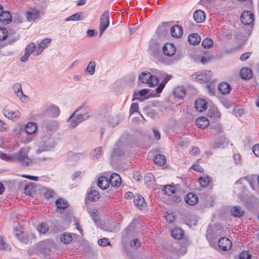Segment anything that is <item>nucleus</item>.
Wrapping results in <instances>:
<instances>
[{
  "mask_svg": "<svg viewBox=\"0 0 259 259\" xmlns=\"http://www.w3.org/2000/svg\"><path fill=\"white\" fill-rule=\"evenodd\" d=\"M208 115L210 117H219L220 113H219L218 109L215 108H213L211 109H209L208 113Z\"/></svg>",
  "mask_w": 259,
  "mask_h": 259,
  "instance_id": "obj_61",
  "label": "nucleus"
},
{
  "mask_svg": "<svg viewBox=\"0 0 259 259\" xmlns=\"http://www.w3.org/2000/svg\"><path fill=\"white\" fill-rule=\"evenodd\" d=\"M97 185L101 189H106L109 186L108 178L104 176L99 177L97 181Z\"/></svg>",
  "mask_w": 259,
  "mask_h": 259,
  "instance_id": "obj_27",
  "label": "nucleus"
},
{
  "mask_svg": "<svg viewBox=\"0 0 259 259\" xmlns=\"http://www.w3.org/2000/svg\"><path fill=\"white\" fill-rule=\"evenodd\" d=\"M124 154V151L121 149L117 144L113 148L111 157H113L115 156H122Z\"/></svg>",
  "mask_w": 259,
  "mask_h": 259,
  "instance_id": "obj_44",
  "label": "nucleus"
},
{
  "mask_svg": "<svg viewBox=\"0 0 259 259\" xmlns=\"http://www.w3.org/2000/svg\"><path fill=\"white\" fill-rule=\"evenodd\" d=\"M251 257V255L248 253V252L246 251L241 252L239 256L240 259H250Z\"/></svg>",
  "mask_w": 259,
  "mask_h": 259,
  "instance_id": "obj_63",
  "label": "nucleus"
},
{
  "mask_svg": "<svg viewBox=\"0 0 259 259\" xmlns=\"http://www.w3.org/2000/svg\"><path fill=\"white\" fill-rule=\"evenodd\" d=\"M199 182L201 187H206L212 183V179L208 176L199 178Z\"/></svg>",
  "mask_w": 259,
  "mask_h": 259,
  "instance_id": "obj_37",
  "label": "nucleus"
},
{
  "mask_svg": "<svg viewBox=\"0 0 259 259\" xmlns=\"http://www.w3.org/2000/svg\"><path fill=\"white\" fill-rule=\"evenodd\" d=\"M36 46L34 43L30 42L29 45L26 47V49L29 51V52L32 53L34 52V55H35V48Z\"/></svg>",
  "mask_w": 259,
  "mask_h": 259,
  "instance_id": "obj_64",
  "label": "nucleus"
},
{
  "mask_svg": "<svg viewBox=\"0 0 259 259\" xmlns=\"http://www.w3.org/2000/svg\"><path fill=\"white\" fill-rule=\"evenodd\" d=\"M152 81H153V84L157 85L159 82V78H162L165 76V73H162L161 71L156 70L152 69Z\"/></svg>",
  "mask_w": 259,
  "mask_h": 259,
  "instance_id": "obj_22",
  "label": "nucleus"
},
{
  "mask_svg": "<svg viewBox=\"0 0 259 259\" xmlns=\"http://www.w3.org/2000/svg\"><path fill=\"white\" fill-rule=\"evenodd\" d=\"M219 91L222 94H228L230 92L231 90V88L230 85L227 82H222L220 83L218 86Z\"/></svg>",
  "mask_w": 259,
  "mask_h": 259,
  "instance_id": "obj_32",
  "label": "nucleus"
},
{
  "mask_svg": "<svg viewBox=\"0 0 259 259\" xmlns=\"http://www.w3.org/2000/svg\"><path fill=\"white\" fill-rule=\"evenodd\" d=\"M96 67V63L95 61H91L89 63L87 68L86 71L88 72L90 74L93 75L95 70Z\"/></svg>",
  "mask_w": 259,
  "mask_h": 259,
  "instance_id": "obj_48",
  "label": "nucleus"
},
{
  "mask_svg": "<svg viewBox=\"0 0 259 259\" xmlns=\"http://www.w3.org/2000/svg\"><path fill=\"white\" fill-rule=\"evenodd\" d=\"M134 202L135 205L139 209L143 210L146 207V204L144 197L139 194H136L134 197Z\"/></svg>",
  "mask_w": 259,
  "mask_h": 259,
  "instance_id": "obj_12",
  "label": "nucleus"
},
{
  "mask_svg": "<svg viewBox=\"0 0 259 259\" xmlns=\"http://www.w3.org/2000/svg\"><path fill=\"white\" fill-rule=\"evenodd\" d=\"M109 26V11H105L100 18L99 26V36H101L103 33Z\"/></svg>",
  "mask_w": 259,
  "mask_h": 259,
  "instance_id": "obj_5",
  "label": "nucleus"
},
{
  "mask_svg": "<svg viewBox=\"0 0 259 259\" xmlns=\"http://www.w3.org/2000/svg\"><path fill=\"white\" fill-rule=\"evenodd\" d=\"M144 180L147 185L148 186H150V183H152L155 181L154 176L151 173H147L144 177Z\"/></svg>",
  "mask_w": 259,
  "mask_h": 259,
  "instance_id": "obj_47",
  "label": "nucleus"
},
{
  "mask_svg": "<svg viewBox=\"0 0 259 259\" xmlns=\"http://www.w3.org/2000/svg\"><path fill=\"white\" fill-rule=\"evenodd\" d=\"M195 124L199 128H205L209 125V121L206 117H199L196 119Z\"/></svg>",
  "mask_w": 259,
  "mask_h": 259,
  "instance_id": "obj_23",
  "label": "nucleus"
},
{
  "mask_svg": "<svg viewBox=\"0 0 259 259\" xmlns=\"http://www.w3.org/2000/svg\"><path fill=\"white\" fill-rule=\"evenodd\" d=\"M88 197L91 201H96L99 199L100 194L97 191L92 190L88 193Z\"/></svg>",
  "mask_w": 259,
  "mask_h": 259,
  "instance_id": "obj_43",
  "label": "nucleus"
},
{
  "mask_svg": "<svg viewBox=\"0 0 259 259\" xmlns=\"http://www.w3.org/2000/svg\"><path fill=\"white\" fill-rule=\"evenodd\" d=\"M162 191L164 194L171 196L175 193V189L173 186L167 185L163 187Z\"/></svg>",
  "mask_w": 259,
  "mask_h": 259,
  "instance_id": "obj_42",
  "label": "nucleus"
},
{
  "mask_svg": "<svg viewBox=\"0 0 259 259\" xmlns=\"http://www.w3.org/2000/svg\"><path fill=\"white\" fill-rule=\"evenodd\" d=\"M149 51L151 56L157 61H160L159 55L161 54L160 50L158 45L156 43L151 44L150 45Z\"/></svg>",
  "mask_w": 259,
  "mask_h": 259,
  "instance_id": "obj_14",
  "label": "nucleus"
},
{
  "mask_svg": "<svg viewBox=\"0 0 259 259\" xmlns=\"http://www.w3.org/2000/svg\"><path fill=\"white\" fill-rule=\"evenodd\" d=\"M51 39L49 38H46L41 40L37 45L35 49V56H38L41 53L44 49L47 48L50 44Z\"/></svg>",
  "mask_w": 259,
  "mask_h": 259,
  "instance_id": "obj_13",
  "label": "nucleus"
},
{
  "mask_svg": "<svg viewBox=\"0 0 259 259\" xmlns=\"http://www.w3.org/2000/svg\"><path fill=\"white\" fill-rule=\"evenodd\" d=\"M240 75L242 79H250L252 77V70L248 68H243L240 71Z\"/></svg>",
  "mask_w": 259,
  "mask_h": 259,
  "instance_id": "obj_34",
  "label": "nucleus"
},
{
  "mask_svg": "<svg viewBox=\"0 0 259 259\" xmlns=\"http://www.w3.org/2000/svg\"><path fill=\"white\" fill-rule=\"evenodd\" d=\"M193 18L196 23H202L205 19V13L202 10H196L193 14Z\"/></svg>",
  "mask_w": 259,
  "mask_h": 259,
  "instance_id": "obj_24",
  "label": "nucleus"
},
{
  "mask_svg": "<svg viewBox=\"0 0 259 259\" xmlns=\"http://www.w3.org/2000/svg\"><path fill=\"white\" fill-rule=\"evenodd\" d=\"M230 212L234 217L241 218L244 214V210L239 206H234L231 208Z\"/></svg>",
  "mask_w": 259,
  "mask_h": 259,
  "instance_id": "obj_21",
  "label": "nucleus"
},
{
  "mask_svg": "<svg viewBox=\"0 0 259 259\" xmlns=\"http://www.w3.org/2000/svg\"><path fill=\"white\" fill-rule=\"evenodd\" d=\"M15 236L22 242L27 243L29 241V238L27 235L24 234L22 228H16L15 230Z\"/></svg>",
  "mask_w": 259,
  "mask_h": 259,
  "instance_id": "obj_17",
  "label": "nucleus"
},
{
  "mask_svg": "<svg viewBox=\"0 0 259 259\" xmlns=\"http://www.w3.org/2000/svg\"><path fill=\"white\" fill-rule=\"evenodd\" d=\"M109 184L115 187L119 186L121 183V179L120 176L116 173H113L108 179Z\"/></svg>",
  "mask_w": 259,
  "mask_h": 259,
  "instance_id": "obj_18",
  "label": "nucleus"
},
{
  "mask_svg": "<svg viewBox=\"0 0 259 259\" xmlns=\"http://www.w3.org/2000/svg\"><path fill=\"white\" fill-rule=\"evenodd\" d=\"M226 143V137L224 135H221L219 137V139H216L212 144L211 147L213 149H217L220 148L222 146H223Z\"/></svg>",
  "mask_w": 259,
  "mask_h": 259,
  "instance_id": "obj_30",
  "label": "nucleus"
},
{
  "mask_svg": "<svg viewBox=\"0 0 259 259\" xmlns=\"http://www.w3.org/2000/svg\"><path fill=\"white\" fill-rule=\"evenodd\" d=\"M58 124L56 121H51L46 125V128L50 131H55L57 129Z\"/></svg>",
  "mask_w": 259,
  "mask_h": 259,
  "instance_id": "obj_46",
  "label": "nucleus"
},
{
  "mask_svg": "<svg viewBox=\"0 0 259 259\" xmlns=\"http://www.w3.org/2000/svg\"><path fill=\"white\" fill-rule=\"evenodd\" d=\"M42 15L39 10L34 8H30L27 12L26 17L28 21L31 22L38 19Z\"/></svg>",
  "mask_w": 259,
  "mask_h": 259,
  "instance_id": "obj_7",
  "label": "nucleus"
},
{
  "mask_svg": "<svg viewBox=\"0 0 259 259\" xmlns=\"http://www.w3.org/2000/svg\"><path fill=\"white\" fill-rule=\"evenodd\" d=\"M208 92L211 96H214L215 94V85L213 82L209 83L207 85Z\"/></svg>",
  "mask_w": 259,
  "mask_h": 259,
  "instance_id": "obj_59",
  "label": "nucleus"
},
{
  "mask_svg": "<svg viewBox=\"0 0 259 259\" xmlns=\"http://www.w3.org/2000/svg\"><path fill=\"white\" fill-rule=\"evenodd\" d=\"M79 113L77 114V113L76 114V117L77 118V120L78 122H79L80 123L85 120L88 119L90 116V109L88 107V110H85V109H83L81 111H79Z\"/></svg>",
  "mask_w": 259,
  "mask_h": 259,
  "instance_id": "obj_19",
  "label": "nucleus"
},
{
  "mask_svg": "<svg viewBox=\"0 0 259 259\" xmlns=\"http://www.w3.org/2000/svg\"><path fill=\"white\" fill-rule=\"evenodd\" d=\"M218 246L222 250L226 251L231 249L232 242L228 238L222 237L218 241Z\"/></svg>",
  "mask_w": 259,
  "mask_h": 259,
  "instance_id": "obj_11",
  "label": "nucleus"
},
{
  "mask_svg": "<svg viewBox=\"0 0 259 259\" xmlns=\"http://www.w3.org/2000/svg\"><path fill=\"white\" fill-rule=\"evenodd\" d=\"M171 235L176 239H181L184 235V231L180 228H174L171 230Z\"/></svg>",
  "mask_w": 259,
  "mask_h": 259,
  "instance_id": "obj_35",
  "label": "nucleus"
},
{
  "mask_svg": "<svg viewBox=\"0 0 259 259\" xmlns=\"http://www.w3.org/2000/svg\"><path fill=\"white\" fill-rule=\"evenodd\" d=\"M12 158V154L7 155L3 152H0V158L8 161V162H13V159Z\"/></svg>",
  "mask_w": 259,
  "mask_h": 259,
  "instance_id": "obj_56",
  "label": "nucleus"
},
{
  "mask_svg": "<svg viewBox=\"0 0 259 259\" xmlns=\"http://www.w3.org/2000/svg\"><path fill=\"white\" fill-rule=\"evenodd\" d=\"M37 130V126L34 122H28L25 125V131L27 134L31 135L34 134Z\"/></svg>",
  "mask_w": 259,
  "mask_h": 259,
  "instance_id": "obj_36",
  "label": "nucleus"
},
{
  "mask_svg": "<svg viewBox=\"0 0 259 259\" xmlns=\"http://www.w3.org/2000/svg\"><path fill=\"white\" fill-rule=\"evenodd\" d=\"M166 157L161 154H158L154 156L153 158L154 162L159 165H163L166 162Z\"/></svg>",
  "mask_w": 259,
  "mask_h": 259,
  "instance_id": "obj_40",
  "label": "nucleus"
},
{
  "mask_svg": "<svg viewBox=\"0 0 259 259\" xmlns=\"http://www.w3.org/2000/svg\"><path fill=\"white\" fill-rule=\"evenodd\" d=\"M84 109L85 110H88V106L85 104L79 107L77 109L75 110V111L72 114V115L68 118V121L69 122L68 126L70 128H74L77 125L78 123H80L77 120L76 114L79 112V111H81Z\"/></svg>",
  "mask_w": 259,
  "mask_h": 259,
  "instance_id": "obj_6",
  "label": "nucleus"
},
{
  "mask_svg": "<svg viewBox=\"0 0 259 259\" xmlns=\"http://www.w3.org/2000/svg\"><path fill=\"white\" fill-rule=\"evenodd\" d=\"M98 244L100 246H106L110 245V242L109 241V239L107 238H103L100 239L98 240Z\"/></svg>",
  "mask_w": 259,
  "mask_h": 259,
  "instance_id": "obj_60",
  "label": "nucleus"
},
{
  "mask_svg": "<svg viewBox=\"0 0 259 259\" xmlns=\"http://www.w3.org/2000/svg\"><path fill=\"white\" fill-rule=\"evenodd\" d=\"M60 238L61 241L65 244H69L72 241L73 239L70 233L67 232H65L61 234L60 235Z\"/></svg>",
  "mask_w": 259,
  "mask_h": 259,
  "instance_id": "obj_39",
  "label": "nucleus"
},
{
  "mask_svg": "<svg viewBox=\"0 0 259 259\" xmlns=\"http://www.w3.org/2000/svg\"><path fill=\"white\" fill-rule=\"evenodd\" d=\"M213 40L209 38H206L202 41V46L205 49H209L212 47Z\"/></svg>",
  "mask_w": 259,
  "mask_h": 259,
  "instance_id": "obj_50",
  "label": "nucleus"
},
{
  "mask_svg": "<svg viewBox=\"0 0 259 259\" xmlns=\"http://www.w3.org/2000/svg\"><path fill=\"white\" fill-rule=\"evenodd\" d=\"M130 245L132 247L137 249L140 246L141 242L139 239H135L130 242Z\"/></svg>",
  "mask_w": 259,
  "mask_h": 259,
  "instance_id": "obj_62",
  "label": "nucleus"
},
{
  "mask_svg": "<svg viewBox=\"0 0 259 259\" xmlns=\"http://www.w3.org/2000/svg\"><path fill=\"white\" fill-rule=\"evenodd\" d=\"M139 80L144 83H147L150 87H153L155 84H153V80L152 73L144 71L143 72L139 77Z\"/></svg>",
  "mask_w": 259,
  "mask_h": 259,
  "instance_id": "obj_9",
  "label": "nucleus"
},
{
  "mask_svg": "<svg viewBox=\"0 0 259 259\" xmlns=\"http://www.w3.org/2000/svg\"><path fill=\"white\" fill-rule=\"evenodd\" d=\"M11 249L10 245L4 241L3 237L0 236V249L10 250Z\"/></svg>",
  "mask_w": 259,
  "mask_h": 259,
  "instance_id": "obj_52",
  "label": "nucleus"
},
{
  "mask_svg": "<svg viewBox=\"0 0 259 259\" xmlns=\"http://www.w3.org/2000/svg\"><path fill=\"white\" fill-rule=\"evenodd\" d=\"M8 31L5 28H0V40H4L8 36Z\"/></svg>",
  "mask_w": 259,
  "mask_h": 259,
  "instance_id": "obj_55",
  "label": "nucleus"
},
{
  "mask_svg": "<svg viewBox=\"0 0 259 259\" xmlns=\"http://www.w3.org/2000/svg\"><path fill=\"white\" fill-rule=\"evenodd\" d=\"M102 154V147H99L94 149L91 152V158L93 160L98 159Z\"/></svg>",
  "mask_w": 259,
  "mask_h": 259,
  "instance_id": "obj_41",
  "label": "nucleus"
},
{
  "mask_svg": "<svg viewBox=\"0 0 259 259\" xmlns=\"http://www.w3.org/2000/svg\"><path fill=\"white\" fill-rule=\"evenodd\" d=\"M0 21L5 24H8L12 21L11 13L7 11H3L0 13Z\"/></svg>",
  "mask_w": 259,
  "mask_h": 259,
  "instance_id": "obj_20",
  "label": "nucleus"
},
{
  "mask_svg": "<svg viewBox=\"0 0 259 259\" xmlns=\"http://www.w3.org/2000/svg\"><path fill=\"white\" fill-rule=\"evenodd\" d=\"M213 73L210 70L202 71L192 75L193 79L200 83L206 82L211 80Z\"/></svg>",
  "mask_w": 259,
  "mask_h": 259,
  "instance_id": "obj_3",
  "label": "nucleus"
},
{
  "mask_svg": "<svg viewBox=\"0 0 259 259\" xmlns=\"http://www.w3.org/2000/svg\"><path fill=\"white\" fill-rule=\"evenodd\" d=\"M195 106L198 111L202 112L206 109L207 103L203 99H198L195 102Z\"/></svg>",
  "mask_w": 259,
  "mask_h": 259,
  "instance_id": "obj_29",
  "label": "nucleus"
},
{
  "mask_svg": "<svg viewBox=\"0 0 259 259\" xmlns=\"http://www.w3.org/2000/svg\"><path fill=\"white\" fill-rule=\"evenodd\" d=\"M35 188V185L33 183H29L28 184H27L24 188V192L25 193L28 195L31 196L33 194V193L34 191V189Z\"/></svg>",
  "mask_w": 259,
  "mask_h": 259,
  "instance_id": "obj_38",
  "label": "nucleus"
},
{
  "mask_svg": "<svg viewBox=\"0 0 259 259\" xmlns=\"http://www.w3.org/2000/svg\"><path fill=\"white\" fill-rule=\"evenodd\" d=\"M51 136H44L42 141L43 142V144L40 148L38 149L36 151V153L37 154H40L42 151H47L51 150L52 149L54 148L56 145V143L55 141L50 138Z\"/></svg>",
  "mask_w": 259,
  "mask_h": 259,
  "instance_id": "obj_4",
  "label": "nucleus"
},
{
  "mask_svg": "<svg viewBox=\"0 0 259 259\" xmlns=\"http://www.w3.org/2000/svg\"><path fill=\"white\" fill-rule=\"evenodd\" d=\"M44 190L45 191L44 192V196L46 198L49 199L52 198L55 194V192L53 190L48 188H45Z\"/></svg>",
  "mask_w": 259,
  "mask_h": 259,
  "instance_id": "obj_54",
  "label": "nucleus"
},
{
  "mask_svg": "<svg viewBox=\"0 0 259 259\" xmlns=\"http://www.w3.org/2000/svg\"><path fill=\"white\" fill-rule=\"evenodd\" d=\"M185 200L187 203L193 205L198 202V198L196 194L193 193H189L186 196Z\"/></svg>",
  "mask_w": 259,
  "mask_h": 259,
  "instance_id": "obj_28",
  "label": "nucleus"
},
{
  "mask_svg": "<svg viewBox=\"0 0 259 259\" xmlns=\"http://www.w3.org/2000/svg\"><path fill=\"white\" fill-rule=\"evenodd\" d=\"M53 245V243L52 240H47L40 242L38 244V247L43 253L46 254L51 250Z\"/></svg>",
  "mask_w": 259,
  "mask_h": 259,
  "instance_id": "obj_8",
  "label": "nucleus"
},
{
  "mask_svg": "<svg viewBox=\"0 0 259 259\" xmlns=\"http://www.w3.org/2000/svg\"><path fill=\"white\" fill-rule=\"evenodd\" d=\"M183 29L182 27L179 25H175L170 28L171 35L176 38L181 37L183 35Z\"/></svg>",
  "mask_w": 259,
  "mask_h": 259,
  "instance_id": "obj_26",
  "label": "nucleus"
},
{
  "mask_svg": "<svg viewBox=\"0 0 259 259\" xmlns=\"http://www.w3.org/2000/svg\"><path fill=\"white\" fill-rule=\"evenodd\" d=\"M164 217L167 222L169 223H172L175 220V216L173 213H169L166 212L164 214Z\"/></svg>",
  "mask_w": 259,
  "mask_h": 259,
  "instance_id": "obj_57",
  "label": "nucleus"
},
{
  "mask_svg": "<svg viewBox=\"0 0 259 259\" xmlns=\"http://www.w3.org/2000/svg\"><path fill=\"white\" fill-rule=\"evenodd\" d=\"M46 113L52 117H57L60 113L59 107L54 105L51 104L46 107Z\"/></svg>",
  "mask_w": 259,
  "mask_h": 259,
  "instance_id": "obj_10",
  "label": "nucleus"
},
{
  "mask_svg": "<svg viewBox=\"0 0 259 259\" xmlns=\"http://www.w3.org/2000/svg\"><path fill=\"white\" fill-rule=\"evenodd\" d=\"M30 150L29 147L21 148L20 150L12 154L13 162H17L23 166H28L32 163V160L28 154Z\"/></svg>",
  "mask_w": 259,
  "mask_h": 259,
  "instance_id": "obj_1",
  "label": "nucleus"
},
{
  "mask_svg": "<svg viewBox=\"0 0 259 259\" xmlns=\"http://www.w3.org/2000/svg\"><path fill=\"white\" fill-rule=\"evenodd\" d=\"M83 19V17H82L80 13H76L73 15L66 18V21H76V20H81Z\"/></svg>",
  "mask_w": 259,
  "mask_h": 259,
  "instance_id": "obj_53",
  "label": "nucleus"
},
{
  "mask_svg": "<svg viewBox=\"0 0 259 259\" xmlns=\"http://www.w3.org/2000/svg\"><path fill=\"white\" fill-rule=\"evenodd\" d=\"M56 204L57 208L60 209H64L68 206V203L61 198L56 200Z\"/></svg>",
  "mask_w": 259,
  "mask_h": 259,
  "instance_id": "obj_45",
  "label": "nucleus"
},
{
  "mask_svg": "<svg viewBox=\"0 0 259 259\" xmlns=\"http://www.w3.org/2000/svg\"><path fill=\"white\" fill-rule=\"evenodd\" d=\"M4 114L8 118L14 121L17 120L20 116V113L19 111H12L7 108L4 109Z\"/></svg>",
  "mask_w": 259,
  "mask_h": 259,
  "instance_id": "obj_15",
  "label": "nucleus"
},
{
  "mask_svg": "<svg viewBox=\"0 0 259 259\" xmlns=\"http://www.w3.org/2000/svg\"><path fill=\"white\" fill-rule=\"evenodd\" d=\"M188 41L190 44L195 46L200 42L201 37L197 33H192L189 35Z\"/></svg>",
  "mask_w": 259,
  "mask_h": 259,
  "instance_id": "obj_31",
  "label": "nucleus"
},
{
  "mask_svg": "<svg viewBox=\"0 0 259 259\" xmlns=\"http://www.w3.org/2000/svg\"><path fill=\"white\" fill-rule=\"evenodd\" d=\"M211 127H212V133L214 135H219L223 133V130L221 125L219 124H216L212 126V125H211Z\"/></svg>",
  "mask_w": 259,
  "mask_h": 259,
  "instance_id": "obj_51",
  "label": "nucleus"
},
{
  "mask_svg": "<svg viewBox=\"0 0 259 259\" xmlns=\"http://www.w3.org/2000/svg\"><path fill=\"white\" fill-rule=\"evenodd\" d=\"M253 19L254 16L253 14L249 11L243 12L241 15L240 20L242 24L248 27L247 32L248 35H249L252 30V23Z\"/></svg>",
  "mask_w": 259,
  "mask_h": 259,
  "instance_id": "obj_2",
  "label": "nucleus"
},
{
  "mask_svg": "<svg viewBox=\"0 0 259 259\" xmlns=\"http://www.w3.org/2000/svg\"><path fill=\"white\" fill-rule=\"evenodd\" d=\"M37 230L39 233L45 234L49 230L48 225L46 223H41L37 226Z\"/></svg>",
  "mask_w": 259,
  "mask_h": 259,
  "instance_id": "obj_49",
  "label": "nucleus"
},
{
  "mask_svg": "<svg viewBox=\"0 0 259 259\" xmlns=\"http://www.w3.org/2000/svg\"><path fill=\"white\" fill-rule=\"evenodd\" d=\"M174 94L176 97L183 99L186 95V90L183 86H178L175 89Z\"/></svg>",
  "mask_w": 259,
  "mask_h": 259,
  "instance_id": "obj_33",
  "label": "nucleus"
},
{
  "mask_svg": "<svg viewBox=\"0 0 259 259\" xmlns=\"http://www.w3.org/2000/svg\"><path fill=\"white\" fill-rule=\"evenodd\" d=\"M176 51L175 46L171 43H167L163 47V52L167 56H173Z\"/></svg>",
  "mask_w": 259,
  "mask_h": 259,
  "instance_id": "obj_16",
  "label": "nucleus"
},
{
  "mask_svg": "<svg viewBox=\"0 0 259 259\" xmlns=\"http://www.w3.org/2000/svg\"><path fill=\"white\" fill-rule=\"evenodd\" d=\"M13 89L20 100H22L23 98H27L22 91L21 83L19 82L15 83L13 86Z\"/></svg>",
  "mask_w": 259,
  "mask_h": 259,
  "instance_id": "obj_25",
  "label": "nucleus"
},
{
  "mask_svg": "<svg viewBox=\"0 0 259 259\" xmlns=\"http://www.w3.org/2000/svg\"><path fill=\"white\" fill-rule=\"evenodd\" d=\"M206 54V55L202 56L200 59L201 62L203 64L208 62L211 58V56L210 54H208V55L207 54H208L207 51L205 52L204 54Z\"/></svg>",
  "mask_w": 259,
  "mask_h": 259,
  "instance_id": "obj_58",
  "label": "nucleus"
}]
</instances>
